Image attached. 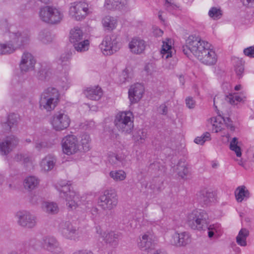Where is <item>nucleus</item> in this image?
Segmentation results:
<instances>
[{
    "instance_id": "obj_25",
    "label": "nucleus",
    "mask_w": 254,
    "mask_h": 254,
    "mask_svg": "<svg viewBox=\"0 0 254 254\" xmlns=\"http://www.w3.org/2000/svg\"><path fill=\"white\" fill-rule=\"evenodd\" d=\"M57 159L55 156L48 154L42 160L40 166L44 171H49L54 168Z\"/></svg>"
},
{
    "instance_id": "obj_43",
    "label": "nucleus",
    "mask_w": 254,
    "mask_h": 254,
    "mask_svg": "<svg viewBox=\"0 0 254 254\" xmlns=\"http://www.w3.org/2000/svg\"><path fill=\"white\" fill-rule=\"evenodd\" d=\"M130 213L127 214V220L128 221L132 220H136L139 221L141 217L142 216V212L138 209H132V211H129Z\"/></svg>"
},
{
    "instance_id": "obj_11",
    "label": "nucleus",
    "mask_w": 254,
    "mask_h": 254,
    "mask_svg": "<svg viewBox=\"0 0 254 254\" xmlns=\"http://www.w3.org/2000/svg\"><path fill=\"white\" fill-rule=\"evenodd\" d=\"M15 217L17 219L18 224L23 227L31 229L37 223L36 216L27 211H18L15 214Z\"/></svg>"
},
{
    "instance_id": "obj_64",
    "label": "nucleus",
    "mask_w": 254,
    "mask_h": 254,
    "mask_svg": "<svg viewBox=\"0 0 254 254\" xmlns=\"http://www.w3.org/2000/svg\"><path fill=\"white\" fill-rule=\"evenodd\" d=\"M246 239L245 238L241 237H236V242L238 245L244 247L247 245V241Z\"/></svg>"
},
{
    "instance_id": "obj_55",
    "label": "nucleus",
    "mask_w": 254,
    "mask_h": 254,
    "mask_svg": "<svg viewBox=\"0 0 254 254\" xmlns=\"http://www.w3.org/2000/svg\"><path fill=\"white\" fill-rule=\"evenodd\" d=\"M129 79V75L128 70L125 69L124 70L122 74L120 75V81L121 83H124L128 81Z\"/></svg>"
},
{
    "instance_id": "obj_62",
    "label": "nucleus",
    "mask_w": 254,
    "mask_h": 254,
    "mask_svg": "<svg viewBox=\"0 0 254 254\" xmlns=\"http://www.w3.org/2000/svg\"><path fill=\"white\" fill-rule=\"evenodd\" d=\"M222 123L223 124L224 123L228 127H229L231 129V130H234V127L232 126V122L229 118H225L223 117Z\"/></svg>"
},
{
    "instance_id": "obj_2",
    "label": "nucleus",
    "mask_w": 254,
    "mask_h": 254,
    "mask_svg": "<svg viewBox=\"0 0 254 254\" xmlns=\"http://www.w3.org/2000/svg\"><path fill=\"white\" fill-rule=\"evenodd\" d=\"M8 36L10 40L6 43V47H9L11 50L7 52V55L13 53L16 49L23 47L30 41V35L27 31L11 29Z\"/></svg>"
},
{
    "instance_id": "obj_54",
    "label": "nucleus",
    "mask_w": 254,
    "mask_h": 254,
    "mask_svg": "<svg viewBox=\"0 0 254 254\" xmlns=\"http://www.w3.org/2000/svg\"><path fill=\"white\" fill-rule=\"evenodd\" d=\"M50 145H49L48 143L44 141H37L35 142V147L38 151L41 150L42 149L47 147H50Z\"/></svg>"
},
{
    "instance_id": "obj_9",
    "label": "nucleus",
    "mask_w": 254,
    "mask_h": 254,
    "mask_svg": "<svg viewBox=\"0 0 254 254\" xmlns=\"http://www.w3.org/2000/svg\"><path fill=\"white\" fill-rule=\"evenodd\" d=\"M59 231L65 238L75 241H78L81 235L79 228L69 221L62 222L59 225Z\"/></svg>"
},
{
    "instance_id": "obj_12",
    "label": "nucleus",
    "mask_w": 254,
    "mask_h": 254,
    "mask_svg": "<svg viewBox=\"0 0 254 254\" xmlns=\"http://www.w3.org/2000/svg\"><path fill=\"white\" fill-rule=\"evenodd\" d=\"M118 203L117 195L114 189L105 190L98 200L99 206H115Z\"/></svg>"
},
{
    "instance_id": "obj_34",
    "label": "nucleus",
    "mask_w": 254,
    "mask_h": 254,
    "mask_svg": "<svg viewBox=\"0 0 254 254\" xmlns=\"http://www.w3.org/2000/svg\"><path fill=\"white\" fill-rule=\"evenodd\" d=\"M236 199L238 202H242L245 198H248L250 196L249 191L245 186L238 187L235 191Z\"/></svg>"
},
{
    "instance_id": "obj_22",
    "label": "nucleus",
    "mask_w": 254,
    "mask_h": 254,
    "mask_svg": "<svg viewBox=\"0 0 254 254\" xmlns=\"http://www.w3.org/2000/svg\"><path fill=\"white\" fill-rule=\"evenodd\" d=\"M19 117L17 114H9L6 120L1 121V127L5 132H9L11 128L15 127L18 122Z\"/></svg>"
},
{
    "instance_id": "obj_39",
    "label": "nucleus",
    "mask_w": 254,
    "mask_h": 254,
    "mask_svg": "<svg viewBox=\"0 0 254 254\" xmlns=\"http://www.w3.org/2000/svg\"><path fill=\"white\" fill-rule=\"evenodd\" d=\"M147 137V131L143 128L135 129L133 132V138L138 143H142Z\"/></svg>"
},
{
    "instance_id": "obj_51",
    "label": "nucleus",
    "mask_w": 254,
    "mask_h": 254,
    "mask_svg": "<svg viewBox=\"0 0 254 254\" xmlns=\"http://www.w3.org/2000/svg\"><path fill=\"white\" fill-rule=\"evenodd\" d=\"M244 71V65L241 61H239L235 66V71L237 75L239 77V78L242 77Z\"/></svg>"
},
{
    "instance_id": "obj_5",
    "label": "nucleus",
    "mask_w": 254,
    "mask_h": 254,
    "mask_svg": "<svg viewBox=\"0 0 254 254\" xmlns=\"http://www.w3.org/2000/svg\"><path fill=\"white\" fill-rule=\"evenodd\" d=\"M39 15L42 21L52 24L60 23L63 18V14L60 10L53 6L41 7Z\"/></svg>"
},
{
    "instance_id": "obj_20",
    "label": "nucleus",
    "mask_w": 254,
    "mask_h": 254,
    "mask_svg": "<svg viewBox=\"0 0 254 254\" xmlns=\"http://www.w3.org/2000/svg\"><path fill=\"white\" fill-rule=\"evenodd\" d=\"M173 244L177 247L185 246L191 242V237L187 232L181 233H176L172 237Z\"/></svg>"
},
{
    "instance_id": "obj_59",
    "label": "nucleus",
    "mask_w": 254,
    "mask_h": 254,
    "mask_svg": "<svg viewBox=\"0 0 254 254\" xmlns=\"http://www.w3.org/2000/svg\"><path fill=\"white\" fill-rule=\"evenodd\" d=\"M10 50L9 47H6V43H0V55H7V52Z\"/></svg>"
},
{
    "instance_id": "obj_42",
    "label": "nucleus",
    "mask_w": 254,
    "mask_h": 254,
    "mask_svg": "<svg viewBox=\"0 0 254 254\" xmlns=\"http://www.w3.org/2000/svg\"><path fill=\"white\" fill-rule=\"evenodd\" d=\"M89 45V41L88 40L85 39L84 38L82 40H81L80 42H78L77 43L74 44L73 46L74 49L77 52H82L88 50Z\"/></svg>"
},
{
    "instance_id": "obj_31",
    "label": "nucleus",
    "mask_w": 254,
    "mask_h": 254,
    "mask_svg": "<svg viewBox=\"0 0 254 254\" xmlns=\"http://www.w3.org/2000/svg\"><path fill=\"white\" fill-rule=\"evenodd\" d=\"M39 182L40 181L37 177L30 176L25 179L24 187L28 191H31L38 187Z\"/></svg>"
},
{
    "instance_id": "obj_37",
    "label": "nucleus",
    "mask_w": 254,
    "mask_h": 254,
    "mask_svg": "<svg viewBox=\"0 0 254 254\" xmlns=\"http://www.w3.org/2000/svg\"><path fill=\"white\" fill-rule=\"evenodd\" d=\"M102 24L106 30L112 31L116 28L117 21L113 17L107 16L103 18Z\"/></svg>"
},
{
    "instance_id": "obj_26",
    "label": "nucleus",
    "mask_w": 254,
    "mask_h": 254,
    "mask_svg": "<svg viewBox=\"0 0 254 254\" xmlns=\"http://www.w3.org/2000/svg\"><path fill=\"white\" fill-rule=\"evenodd\" d=\"M139 242H138L137 245L138 248L142 251H147L153 249L154 243L152 238L148 235L144 234L141 238H139Z\"/></svg>"
},
{
    "instance_id": "obj_27",
    "label": "nucleus",
    "mask_w": 254,
    "mask_h": 254,
    "mask_svg": "<svg viewBox=\"0 0 254 254\" xmlns=\"http://www.w3.org/2000/svg\"><path fill=\"white\" fill-rule=\"evenodd\" d=\"M84 94L88 99L92 100H99L103 95L102 89L99 86L87 88Z\"/></svg>"
},
{
    "instance_id": "obj_36",
    "label": "nucleus",
    "mask_w": 254,
    "mask_h": 254,
    "mask_svg": "<svg viewBox=\"0 0 254 254\" xmlns=\"http://www.w3.org/2000/svg\"><path fill=\"white\" fill-rule=\"evenodd\" d=\"M41 95L57 102L59 101L60 94L58 90L55 88L49 87L45 89Z\"/></svg>"
},
{
    "instance_id": "obj_35",
    "label": "nucleus",
    "mask_w": 254,
    "mask_h": 254,
    "mask_svg": "<svg viewBox=\"0 0 254 254\" xmlns=\"http://www.w3.org/2000/svg\"><path fill=\"white\" fill-rule=\"evenodd\" d=\"M108 161L112 165L119 166L121 164L123 166L126 165L125 156L110 152L108 154Z\"/></svg>"
},
{
    "instance_id": "obj_1",
    "label": "nucleus",
    "mask_w": 254,
    "mask_h": 254,
    "mask_svg": "<svg viewBox=\"0 0 254 254\" xmlns=\"http://www.w3.org/2000/svg\"><path fill=\"white\" fill-rule=\"evenodd\" d=\"M210 48V44L201 40L200 37L193 35H190L188 38L186 45L183 47L185 54H188L186 50H189L197 59L199 58L198 55H202L204 52L208 50Z\"/></svg>"
},
{
    "instance_id": "obj_7",
    "label": "nucleus",
    "mask_w": 254,
    "mask_h": 254,
    "mask_svg": "<svg viewBox=\"0 0 254 254\" xmlns=\"http://www.w3.org/2000/svg\"><path fill=\"white\" fill-rule=\"evenodd\" d=\"M57 189L60 192L61 196L65 198L67 201V206H75L78 205V196L73 190L70 184L62 182L57 186Z\"/></svg>"
},
{
    "instance_id": "obj_24",
    "label": "nucleus",
    "mask_w": 254,
    "mask_h": 254,
    "mask_svg": "<svg viewBox=\"0 0 254 254\" xmlns=\"http://www.w3.org/2000/svg\"><path fill=\"white\" fill-rule=\"evenodd\" d=\"M128 0H106L105 6L108 9L122 10L127 7Z\"/></svg>"
},
{
    "instance_id": "obj_52",
    "label": "nucleus",
    "mask_w": 254,
    "mask_h": 254,
    "mask_svg": "<svg viewBox=\"0 0 254 254\" xmlns=\"http://www.w3.org/2000/svg\"><path fill=\"white\" fill-rule=\"evenodd\" d=\"M37 202L36 203H33V205H39L41 204L42 206H55L56 205L57 206V204L53 202H48L47 201H43L41 198H36Z\"/></svg>"
},
{
    "instance_id": "obj_40",
    "label": "nucleus",
    "mask_w": 254,
    "mask_h": 254,
    "mask_svg": "<svg viewBox=\"0 0 254 254\" xmlns=\"http://www.w3.org/2000/svg\"><path fill=\"white\" fill-rule=\"evenodd\" d=\"M109 176L116 182L124 181L127 177L126 173L122 170L112 171Z\"/></svg>"
},
{
    "instance_id": "obj_57",
    "label": "nucleus",
    "mask_w": 254,
    "mask_h": 254,
    "mask_svg": "<svg viewBox=\"0 0 254 254\" xmlns=\"http://www.w3.org/2000/svg\"><path fill=\"white\" fill-rule=\"evenodd\" d=\"M43 211L49 214H56L59 211V207H42Z\"/></svg>"
},
{
    "instance_id": "obj_49",
    "label": "nucleus",
    "mask_w": 254,
    "mask_h": 254,
    "mask_svg": "<svg viewBox=\"0 0 254 254\" xmlns=\"http://www.w3.org/2000/svg\"><path fill=\"white\" fill-rule=\"evenodd\" d=\"M11 29H13V27H9V24L7 18L2 17L0 18V30L9 33Z\"/></svg>"
},
{
    "instance_id": "obj_61",
    "label": "nucleus",
    "mask_w": 254,
    "mask_h": 254,
    "mask_svg": "<svg viewBox=\"0 0 254 254\" xmlns=\"http://www.w3.org/2000/svg\"><path fill=\"white\" fill-rule=\"evenodd\" d=\"M219 225L218 224H214L208 226L206 224L205 225V229L206 228L208 231H211L217 232L219 229Z\"/></svg>"
},
{
    "instance_id": "obj_14",
    "label": "nucleus",
    "mask_w": 254,
    "mask_h": 254,
    "mask_svg": "<svg viewBox=\"0 0 254 254\" xmlns=\"http://www.w3.org/2000/svg\"><path fill=\"white\" fill-rule=\"evenodd\" d=\"M201 202L204 205H213L218 201L217 190L211 188H204L199 192Z\"/></svg>"
},
{
    "instance_id": "obj_41",
    "label": "nucleus",
    "mask_w": 254,
    "mask_h": 254,
    "mask_svg": "<svg viewBox=\"0 0 254 254\" xmlns=\"http://www.w3.org/2000/svg\"><path fill=\"white\" fill-rule=\"evenodd\" d=\"M172 52L173 49L172 46L167 42H163L161 51L162 57L167 59L172 56Z\"/></svg>"
},
{
    "instance_id": "obj_53",
    "label": "nucleus",
    "mask_w": 254,
    "mask_h": 254,
    "mask_svg": "<svg viewBox=\"0 0 254 254\" xmlns=\"http://www.w3.org/2000/svg\"><path fill=\"white\" fill-rule=\"evenodd\" d=\"M90 138L88 134H84L81 137V143L83 147H85V150L88 149L89 146L88 145L90 141Z\"/></svg>"
},
{
    "instance_id": "obj_47",
    "label": "nucleus",
    "mask_w": 254,
    "mask_h": 254,
    "mask_svg": "<svg viewBox=\"0 0 254 254\" xmlns=\"http://www.w3.org/2000/svg\"><path fill=\"white\" fill-rule=\"evenodd\" d=\"M51 75V72L49 68L46 66L42 65L38 72V77L41 80L46 79Z\"/></svg>"
},
{
    "instance_id": "obj_13",
    "label": "nucleus",
    "mask_w": 254,
    "mask_h": 254,
    "mask_svg": "<svg viewBox=\"0 0 254 254\" xmlns=\"http://www.w3.org/2000/svg\"><path fill=\"white\" fill-rule=\"evenodd\" d=\"M62 147L64 153L69 155L76 153L79 149V145L76 137L69 135L62 140Z\"/></svg>"
},
{
    "instance_id": "obj_48",
    "label": "nucleus",
    "mask_w": 254,
    "mask_h": 254,
    "mask_svg": "<svg viewBox=\"0 0 254 254\" xmlns=\"http://www.w3.org/2000/svg\"><path fill=\"white\" fill-rule=\"evenodd\" d=\"M211 139L210 134L208 132H206L202 134L200 136H197L194 140V142L198 144L202 145L205 141L210 140Z\"/></svg>"
},
{
    "instance_id": "obj_19",
    "label": "nucleus",
    "mask_w": 254,
    "mask_h": 254,
    "mask_svg": "<svg viewBox=\"0 0 254 254\" xmlns=\"http://www.w3.org/2000/svg\"><path fill=\"white\" fill-rule=\"evenodd\" d=\"M72 52L68 51L62 54L58 60V63L62 67V70L64 73L65 78L70 69V60L72 57Z\"/></svg>"
},
{
    "instance_id": "obj_45",
    "label": "nucleus",
    "mask_w": 254,
    "mask_h": 254,
    "mask_svg": "<svg viewBox=\"0 0 254 254\" xmlns=\"http://www.w3.org/2000/svg\"><path fill=\"white\" fill-rule=\"evenodd\" d=\"M222 120L223 117H222L221 115H219L217 117L211 118V122L212 123L213 126L215 128V132H218L219 131H220L222 128Z\"/></svg>"
},
{
    "instance_id": "obj_10",
    "label": "nucleus",
    "mask_w": 254,
    "mask_h": 254,
    "mask_svg": "<svg viewBox=\"0 0 254 254\" xmlns=\"http://www.w3.org/2000/svg\"><path fill=\"white\" fill-rule=\"evenodd\" d=\"M100 48L105 55H111L118 51L120 44L115 36H107L100 45Z\"/></svg>"
},
{
    "instance_id": "obj_18",
    "label": "nucleus",
    "mask_w": 254,
    "mask_h": 254,
    "mask_svg": "<svg viewBox=\"0 0 254 254\" xmlns=\"http://www.w3.org/2000/svg\"><path fill=\"white\" fill-rule=\"evenodd\" d=\"M144 88L140 83L131 85L128 90V98L131 104H135L140 101L144 93Z\"/></svg>"
},
{
    "instance_id": "obj_32",
    "label": "nucleus",
    "mask_w": 254,
    "mask_h": 254,
    "mask_svg": "<svg viewBox=\"0 0 254 254\" xmlns=\"http://www.w3.org/2000/svg\"><path fill=\"white\" fill-rule=\"evenodd\" d=\"M177 172L179 177L186 179L189 173L188 164L185 159H181L177 165Z\"/></svg>"
},
{
    "instance_id": "obj_29",
    "label": "nucleus",
    "mask_w": 254,
    "mask_h": 254,
    "mask_svg": "<svg viewBox=\"0 0 254 254\" xmlns=\"http://www.w3.org/2000/svg\"><path fill=\"white\" fill-rule=\"evenodd\" d=\"M90 213L91 214L92 219L95 221H99L107 214V210L106 207H100L98 209L97 207H88Z\"/></svg>"
},
{
    "instance_id": "obj_38",
    "label": "nucleus",
    "mask_w": 254,
    "mask_h": 254,
    "mask_svg": "<svg viewBox=\"0 0 254 254\" xmlns=\"http://www.w3.org/2000/svg\"><path fill=\"white\" fill-rule=\"evenodd\" d=\"M119 234L114 231H111L107 233L104 237V240L110 246L115 248L118 245Z\"/></svg>"
},
{
    "instance_id": "obj_63",
    "label": "nucleus",
    "mask_w": 254,
    "mask_h": 254,
    "mask_svg": "<svg viewBox=\"0 0 254 254\" xmlns=\"http://www.w3.org/2000/svg\"><path fill=\"white\" fill-rule=\"evenodd\" d=\"M249 235V231L246 228H242L239 231V234L237 237H241L247 239Z\"/></svg>"
},
{
    "instance_id": "obj_58",
    "label": "nucleus",
    "mask_w": 254,
    "mask_h": 254,
    "mask_svg": "<svg viewBox=\"0 0 254 254\" xmlns=\"http://www.w3.org/2000/svg\"><path fill=\"white\" fill-rule=\"evenodd\" d=\"M244 54L250 58H254V47L251 46L244 50Z\"/></svg>"
},
{
    "instance_id": "obj_30",
    "label": "nucleus",
    "mask_w": 254,
    "mask_h": 254,
    "mask_svg": "<svg viewBox=\"0 0 254 254\" xmlns=\"http://www.w3.org/2000/svg\"><path fill=\"white\" fill-rule=\"evenodd\" d=\"M84 39V33L82 30L79 28L76 27L70 30L69 34V41L73 45Z\"/></svg>"
},
{
    "instance_id": "obj_6",
    "label": "nucleus",
    "mask_w": 254,
    "mask_h": 254,
    "mask_svg": "<svg viewBox=\"0 0 254 254\" xmlns=\"http://www.w3.org/2000/svg\"><path fill=\"white\" fill-rule=\"evenodd\" d=\"M92 12L89 4L84 1H76L70 3L69 14L77 21H81Z\"/></svg>"
},
{
    "instance_id": "obj_50",
    "label": "nucleus",
    "mask_w": 254,
    "mask_h": 254,
    "mask_svg": "<svg viewBox=\"0 0 254 254\" xmlns=\"http://www.w3.org/2000/svg\"><path fill=\"white\" fill-rule=\"evenodd\" d=\"M209 16L214 19H219L222 16V11L220 9L216 7H212L209 11Z\"/></svg>"
},
{
    "instance_id": "obj_28",
    "label": "nucleus",
    "mask_w": 254,
    "mask_h": 254,
    "mask_svg": "<svg viewBox=\"0 0 254 254\" xmlns=\"http://www.w3.org/2000/svg\"><path fill=\"white\" fill-rule=\"evenodd\" d=\"M58 102L47 98L41 95L39 101L40 108L42 110H45L47 111H51L55 108L58 105Z\"/></svg>"
},
{
    "instance_id": "obj_60",
    "label": "nucleus",
    "mask_w": 254,
    "mask_h": 254,
    "mask_svg": "<svg viewBox=\"0 0 254 254\" xmlns=\"http://www.w3.org/2000/svg\"><path fill=\"white\" fill-rule=\"evenodd\" d=\"M157 111L159 114L166 115L168 113L167 106L165 104H162L158 108Z\"/></svg>"
},
{
    "instance_id": "obj_3",
    "label": "nucleus",
    "mask_w": 254,
    "mask_h": 254,
    "mask_svg": "<svg viewBox=\"0 0 254 254\" xmlns=\"http://www.w3.org/2000/svg\"><path fill=\"white\" fill-rule=\"evenodd\" d=\"M208 219V215L205 210L195 209L188 215L187 224L192 230H205V225Z\"/></svg>"
},
{
    "instance_id": "obj_4",
    "label": "nucleus",
    "mask_w": 254,
    "mask_h": 254,
    "mask_svg": "<svg viewBox=\"0 0 254 254\" xmlns=\"http://www.w3.org/2000/svg\"><path fill=\"white\" fill-rule=\"evenodd\" d=\"M115 125L119 130L130 133L133 129V115L130 112H122L117 114L114 120Z\"/></svg>"
},
{
    "instance_id": "obj_16",
    "label": "nucleus",
    "mask_w": 254,
    "mask_h": 254,
    "mask_svg": "<svg viewBox=\"0 0 254 254\" xmlns=\"http://www.w3.org/2000/svg\"><path fill=\"white\" fill-rule=\"evenodd\" d=\"M42 244L43 248L53 254H60L62 253L61 248L57 240L53 236H47L44 237Z\"/></svg>"
},
{
    "instance_id": "obj_33",
    "label": "nucleus",
    "mask_w": 254,
    "mask_h": 254,
    "mask_svg": "<svg viewBox=\"0 0 254 254\" xmlns=\"http://www.w3.org/2000/svg\"><path fill=\"white\" fill-rule=\"evenodd\" d=\"M54 36L48 29L41 30L38 35V39L44 44H48L53 42Z\"/></svg>"
},
{
    "instance_id": "obj_21",
    "label": "nucleus",
    "mask_w": 254,
    "mask_h": 254,
    "mask_svg": "<svg viewBox=\"0 0 254 254\" xmlns=\"http://www.w3.org/2000/svg\"><path fill=\"white\" fill-rule=\"evenodd\" d=\"M198 59L202 63L206 65H211L216 64L217 57L215 52L211 48L204 52L201 56H199Z\"/></svg>"
},
{
    "instance_id": "obj_46",
    "label": "nucleus",
    "mask_w": 254,
    "mask_h": 254,
    "mask_svg": "<svg viewBox=\"0 0 254 254\" xmlns=\"http://www.w3.org/2000/svg\"><path fill=\"white\" fill-rule=\"evenodd\" d=\"M225 99L231 104H237L243 101L242 97L236 93L229 94L226 97Z\"/></svg>"
},
{
    "instance_id": "obj_44",
    "label": "nucleus",
    "mask_w": 254,
    "mask_h": 254,
    "mask_svg": "<svg viewBox=\"0 0 254 254\" xmlns=\"http://www.w3.org/2000/svg\"><path fill=\"white\" fill-rule=\"evenodd\" d=\"M238 144V138L233 137L230 143V149L235 152L237 157H240L242 155L241 149Z\"/></svg>"
},
{
    "instance_id": "obj_15",
    "label": "nucleus",
    "mask_w": 254,
    "mask_h": 254,
    "mask_svg": "<svg viewBox=\"0 0 254 254\" xmlns=\"http://www.w3.org/2000/svg\"><path fill=\"white\" fill-rule=\"evenodd\" d=\"M36 63L33 56L30 53L24 52L21 56L19 68L21 72L26 73L32 70Z\"/></svg>"
},
{
    "instance_id": "obj_17",
    "label": "nucleus",
    "mask_w": 254,
    "mask_h": 254,
    "mask_svg": "<svg viewBox=\"0 0 254 254\" xmlns=\"http://www.w3.org/2000/svg\"><path fill=\"white\" fill-rule=\"evenodd\" d=\"M18 142V139L14 135L7 136L3 142H0V153L3 155H7L16 147Z\"/></svg>"
},
{
    "instance_id": "obj_23",
    "label": "nucleus",
    "mask_w": 254,
    "mask_h": 254,
    "mask_svg": "<svg viewBox=\"0 0 254 254\" xmlns=\"http://www.w3.org/2000/svg\"><path fill=\"white\" fill-rule=\"evenodd\" d=\"M146 46L145 42L139 38H133L129 43L131 51L136 54L142 53L145 50Z\"/></svg>"
},
{
    "instance_id": "obj_56",
    "label": "nucleus",
    "mask_w": 254,
    "mask_h": 254,
    "mask_svg": "<svg viewBox=\"0 0 254 254\" xmlns=\"http://www.w3.org/2000/svg\"><path fill=\"white\" fill-rule=\"evenodd\" d=\"M186 106L189 109H193L195 106V101L191 97H188L186 99Z\"/></svg>"
},
{
    "instance_id": "obj_8",
    "label": "nucleus",
    "mask_w": 254,
    "mask_h": 254,
    "mask_svg": "<svg viewBox=\"0 0 254 254\" xmlns=\"http://www.w3.org/2000/svg\"><path fill=\"white\" fill-rule=\"evenodd\" d=\"M50 123L54 129L56 131H62L69 127L70 119L64 111H60L52 116Z\"/></svg>"
}]
</instances>
